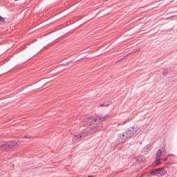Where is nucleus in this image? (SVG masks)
<instances>
[{
	"instance_id": "9",
	"label": "nucleus",
	"mask_w": 177,
	"mask_h": 177,
	"mask_svg": "<svg viewBox=\"0 0 177 177\" xmlns=\"http://www.w3.org/2000/svg\"><path fill=\"white\" fill-rule=\"evenodd\" d=\"M24 138H26V139H31V136L25 135Z\"/></svg>"
},
{
	"instance_id": "12",
	"label": "nucleus",
	"mask_w": 177,
	"mask_h": 177,
	"mask_svg": "<svg viewBox=\"0 0 177 177\" xmlns=\"http://www.w3.org/2000/svg\"><path fill=\"white\" fill-rule=\"evenodd\" d=\"M88 177H95V176H88Z\"/></svg>"
},
{
	"instance_id": "1",
	"label": "nucleus",
	"mask_w": 177,
	"mask_h": 177,
	"mask_svg": "<svg viewBox=\"0 0 177 177\" xmlns=\"http://www.w3.org/2000/svg\"><path fill=\"white\" fill-rule=\"evenodd\" d=\"M105 120L106 117L97 115L85 119L82 126L80 127L81 133L75 136L77 142H80V140L84 139L88 133L94 132L93 130L99 127V124H97V122H99V121H104Z\"/></svg>"
},
{
	"instance_id": "4",
	"label": "nucleus",
	"mask_w": 177,
	"mask_h": 177,
	"mask_svg": "<svg viewBox=\"0 0 177 177\" xmlns=\"http://www.w3.org/2000/svg\"><path fill=\"white\" fill-rule=\"evenodd\" d=\"M162 155V150L159 149L156 153V160L153 163L154 167H157V165H160L161 164V156Z\"/></svg>"
},
{
	"instance_id": "8",
	"label": "nucleus",
	"mask_w": 177,
	"mask_h": 177,
	"mask_svg": "<svg viewBox=\"0 0 177 177\" xmlns=\"http://www.w3.org/2000/svg\"><path fill=\"white\" fill-rule=\"evenodd\" d=\"M109 104H106V103H104V104H100V107H103L105 106V107H107V106H109Z\"/></svg>"
},
{
	"instance_id": "7",
	"label": "nucleus",
	"mask_w": 177,
	"mask_h": 177,
	"mask_svg": "<svg viewBox=\"0 0 177 177\" xmlns=\"http://www.w3.org/2000/svg\"><path fill=\"white\" fill-rule=\"evenodd\" d=\"M163 75H168V69H164Z\"/></svg>"
},
{
	"instance_id": "6",
	"label": "nucleus",
	"mask_w": 177,
	"mask_h": 177,
	"mask_svg": "<svg viewBox=\"0 0 177 177\" xmlns=\"http://www.w3.org/2000/svg\"><path fill=\"white\" fill-rule=\"evenodd\" d=\"M137 52H139V49H137L131 53H129L127 56H131V55H133V53H136Z\"/></svg>"
},
{
	"instance_id": "5",
	"label": "nucleus",
	"mask_w": 177,
	"mask_h": 177,
	"mask_svg": "<svg viewBox=\"0 0 177 177\" xmlns=\"http://www.w3.org/2000/svg\"><path fill=\"white\" fill-rule=\"evenodd\" d=\"M2 24H5V18L0 16V25L2 26Z\"/></svg>"
},
{
	"instance_id": "2",
	"label": "nucleus",
	"mask_w": 177,
	"mask_h": 177,
	"mask_svg": "<svg viewBox=\"0 0 177 177\" xmlns=\"http://www.w3.org/2000/svg\"><path fill=\"white\" fill-rule=\"evenodd\" d=\"M139 132H140V128L139 127L134 126L130 127L125 132L118 134V142H119V143H125L127 139L132 138L133 136H136Z\"/></svg>"
},
{
	"instance_id": "3",
	"label": "nucleus",
	"mask_w": 177,
	"mask_h": 177,
	"mask_svg": "<svg viewBox=\"0 0 177 177\" xmlns=\"http://www.w3.org/2000/svg\"><path fill=\"white\" fill-rule=\"evenodd\" d=\"M19 145V143L16 141H11L10 142H4L2 145H0V149L1 150H4L5 151H9L10 149H15Z\"/></svg>"
},
{
	"instance_id": "10",
	"label": "nucleus",
	"mask_w": 177,
	"mask_h": 177,
	"mask_svg": "<svg viewBox=\"0 0 177 177\" xmlns=\"http://www.w3.org/2000/svg\"><path fill=\"white\" fill-rule=\"evenodd\" d=\"M167 158H166L164 159V161H167Z\"/></svg>"
},
{
	"instance_id": "11",
	"label": "nucleus",
	"mask_w": 177,
	"mask_h": 177,
	"mask_svg": "<svg viewBox=\"0 0 177 177\" xmlns=\"http://www.w3.org/2000/svg\"><path fill=\"white\" fill-rule=\"evenodd\" d=\"M140 162H143V160H139Z\"/></svg>"
}]
</instances>
